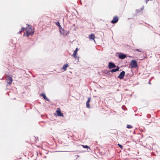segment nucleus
Listing matches in <instances>:
<instances>
[{
	"label": "nucleus",
	"instance_id": "f257e3e1",
	"mask_svg": "<svg viewBox=\"0 0 160 160\" xmlns=\"http://www.w3.org/2000/svg\"><path fill=\"white\" fill-rule=\"evenodd\" d=\"M22 30L24 31L23 36L28 37L29 35H32L34 32V31L32 29L31 27L30 26H28L25 29L22 28Z\"/></svg>",
	"mask_w": 160,
	"mask_h": 160
},
{
	"label": "nucleus",
	"instance_id": "f03ea898",
	"mask_svg": "<svg viewBox=\"0 0 160 160\" xmlns=\"http://www.w3.org/2000/svg\"><path fill=\"white\" fill-rule=\"evenodd\" d=\"M130 66L132 68H136L138 67L137 62L134 60L131 61L130 62Z\"/></svg>",
	"mask_w": 160,
	"mask_h": 160
},
{
	"label": "nucleus",
	"instance_id": "7ed1b4c3",
	"mask_svg": "<svg viewBox=\"0 0 160 160\" xmlns=\"http://www.w3.org/2000/svg\"><path fill=\"white\" fill-rule=\"evenodd\" d=\"M13 81L12 78L10 76H8L6 79V82L9 85L11 84Z\"/></svg>",
	"mask_w": 160,
	"mask_h": 160
},
{
	"label": "nucleus",
	"instance_id": "20e7f679",
	"mask_svg": "<svg viewBox=\"0 0 160 160\" xmlns=\"http://www.w3.org/2000/svg\"><path fill=\"white\" fill-rule=\"evenodd\" d=\"M60 32L61 34L63 35L64 36H67L69 32L68 31H65L64 29H60Z\"/></svg>",
	"mask_w": 160,
	"mask_h": 160
},
{
	"label": "nucleus",
	"instance_id": "39448f33",
	"mask_svg": "<svg viewBox=\"0 0 160 160\" xmlns=\"http://www.w3.org/2000/svg\"><path fill=\"white\" fill-rule=\"evenodd\" d=\"M118 19L119 18L117 16H115L113 18V19L111 21V22L112 23H115L118 22Z\"/></svg>",
	"mask_w": 160,
	"mask_h": 160
},
{
	"label": "nucleus",
	"instance_id": "423d86ee",
	"mask_svg": "<svg viewBox=\"0 0 160 160\" xmlns=\"http://www.w3.org/2000/svg\"><path fill=\"white\" fill-rule=\"evenodd\" d=\"M56 112L58 116L62 117L63 116V114L61 113V110L59 108H58L57 109V110L56 111Z\"/></svg>",
	"mask_w": 160,
	"mask_h": 160
},
{
	"label": "nucleus",
	"instance_id": "0eeeda50",
	"mask_svg": "<svg viewBox=\"0 0 160 160\" xmlns=\"http://www.w3.org/2000/svg\"><path fill=\"white\" fill-rule=\"evenodd\" d=\"M116 67V65L113 63L110 62H109L108 65V68L110 69H112L113 68H115Z\"/></svg>",
	"mask_w": 160,
	"mask_h": 160
},
{
	"label": "nucleus",
	"instance_id": "6e6552de",
	"mask_svg": "<svg viewBox=\"0 0 160 160\" xmlns=\"http://www.w3.org/2000/svg\"><path fill=\"white\" fill-rule=\"evenodd\" d=\"M125 72L123 71L120 72V74L119 75L118 78L120 79H122L125 75Z\"/></svg>",
	"mask_w": 160,
	"mask_h": 160
},
{
	"label": "nucleus",
	"instance_id": "1a4fd4ad",
	"mask_svg": "<svg viewBox=\"0 0 160 160\" xmlns=\"http://www.w3.org/2000/svg\"><path fill=\"white\" fill-rule=\"evenodd\" d=\"M79 49L78 48H77L76 49V50L75 51H74V53H73V54L72 55V56L73 57L75 58H77V52L78 50Z\"/></svg>",
	"mask_w": 160,
	"mask_h": 160
},
{
	"label": "nucleus",
	"instance_id": "9d476101",
	"mask_svg": "<svg viewBox=\"0 0 160 160\" xmlns=\"http://www.w3.org/2000/svg\"><path fill=\"white\" fill-rule=\"evenodd\" d=\"M118 56L119 58L121 59H124L126 57V56L122 53H120Z\"/></svg>",
	"mask_w": 160,
	"mask_h": 160
},
{
	"label": "nucleus",
	"instance_id": "9b49d317",
	"mask_svg": "<svg viewBox=\"0 0 160 160\" xmlns=\"http://www.w3.org/2000/svg\"><path fill=\"white\" fill-rule=\"evenodd\" d=\"M88 38L90 40L92 39V40H94V41H95L94 40L95 36L93 34H91V35H89V36Z\"/></svg>",
	"mask_w": 160,
	"mask_h": 160
},
{
	"label": "nucleus",
	"instance_id": "f8f14e48",
	"mask_svg": "<svg viewBox=\"0 0 160 160\" xmlns=\"http://www.w3.org/2000/svg\"><path fill=\"white\" fill-rule=\"evenodd\" d=\"M120 68L119 67L117 66L116 69H113L111 70L110 72H117L119 70Z\"/></svg>",
	"mask_w": 160,
	"mask_h": 160
},
{
	"label": "nucleus",
	"instance_id": "ddd939ff",
	"mask_svg": "<svg viewBox=\"0 0 160 160\" xmlns=\"http://www.w3.org/2000/svg\"><path fill=\"white\" fill-rule=\"evenodd\" d=\"M69 66L68 64H66L63 65L62 69L64 70V71H66L67 69V68Z\"/></svg>",
	"mask_w": 160,
	"mask_h": 160
},
{
	"label": "nucleus",
	"instance_id": "4468645a",
	"mask_svg": "<svg viewBox=\"0 0 160 160\" xmlns=\"http://www.w3.org/2000/svg\"><path fill=\"white\" fill-rule=\"evenodd\" d=\"M41 95L42 96V97H43V98H44L45 99V100H47V101H49V99H48V98H47V97H46V95H45V94H44V93H41Z\"/></svg>",
	"mask_w": 160,
	"mask_h": 160
},
{
	"label": "nucleus",
	"instance_id": "2eb2a0df",
	"mask_svg": "<svg viewBox=\"0 0 160 160\" xmlns=\"http://www.w3.org/2000/svg\"><path fill=\"white\" fill-rule=\"evenodd\" d=\"M84 148H88L90 149V147H89L87 145H81Z\"/></svg>",
	"mask_w": 160,
	"mask_h": 160
},
{
	"label": "nucleus",
	"instance_id": "dca6fc26",
	"mask_svg": "<svg viewBox=\"0 0 160 160\" xmlns=\"http://www.w3.org/2000/svg\"><path fill=\"white\" fill-rule=\"evenodd\" d=\"M86 106H87V107L89 108H90V104H89V102H86Z\"/></svg>",
	"mask_w": 160,
	"mask_h": 160
},
{
	"label": "nucleus",
	"instance_id": "f3484780",
	"mask_svg": "<svg viewBox=\"0 0 160 160\" xmlns=\"http://www.w3.org/2000/svg\"><path fill=\"white\" fill-rule=\"evenodd\" d=\"M127 128H128L130 129L132 128V127L130 125L128 124L127 125Z\"/></svg>",
	"mask_w": 160,
	"mask_h": 160
},
{
	"label": "nucleus",
	"instance_id": "a211bd4d",
	"mask_svg": "<svg viewBox=\"0 0 160 160\" xmlns=\"http://www.w3.org/2000/svg\"><path fill=\"white\" fill-rule=\"evenodd\" d=\"M118 145L120 148L121 149H122L123 148V146L121 144H118Z\"/></svg>",
	"mask_w": 160,
	"mask_h": 160
},
{
	"label": "nucleus",
	"instance_id": "6ab92c4d",
	"mask_svg": "<svg viewBox=\"0 0 160 160\" xmlns=\"http://www.w3.org/2000/svg\"><path fill=\"white\" fill-rule=\"evenodd\" d=\"M90 101H91V98L89 97L88 98V100L87 102H90Z\"/></svg>",
	"mask_w": 160,
	"mask_h": 160
},
{
	"label": "nucleus",
	"instance_id": "aec40b11",
	"mask_svg": "<svg viewBox=\"0 0 160 160\" xmlns=\"http://www.w3.org/2000/svg\"><path fill=\"white\" fill-rule=\"evenodd\" d=\"M134 51H137L139 52H141V51L140 49H136L134 50Z\"/></svg>",
	"mask_w": 160,
	"mask_h": 160
},
{
	"label": "nucleus",
	"instance_id": "412c9836",
	"mask_svg": "<svg viewBox=\"0 0 160 160\" xmlns=\"http://www.w3.org/2000/svg\"><path fill=\"white\" fill-rule=\"evenodd\" d=\"M57 24L58 26H59L60 25V23H59V22H57Z\"/></svg>",
	"mask_w": 160,
	"mask_h": 160
},
{
	"label": "nucleus",
	"instance_id": "4be33fe9",
	"mask_svg": "<svg viewBox=\"0 0 160 160\" xmlns=\"http://www.w3.org/2000/svg\"><path fill=\"white\" fill-rule=\"evenodd\" d=\"M22 32V31H20L19 32V33H21Z\"/></svg>",
	"mask_w": 160,
	"mask_h": 160
}]
</instances>
